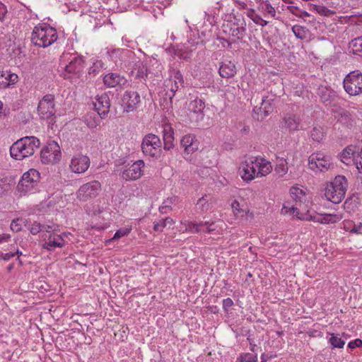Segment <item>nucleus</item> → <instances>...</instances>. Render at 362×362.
Segmentation results:
<instances>
[{"label":"nucleus","mask_w":362,"mask_h":362,"mask_svg":"<svg viewBox=\"0 0 362 362\" xmlns=\"http://www.w3.org/2000/svg\"><path fill=\"white\" fill-rule=\"evenodd\" d=\"M40 140L35 136H24L16 141L10 148V154L16 160L29 157L39 148Z\"/></svg>","instance_id":"obj_1"},{"label":"nucleus","mask_w":362,"mask_h":362,"mask_svg":"<svg viewBox=\"0 0 362 362\" xmlns=\"http://www.w3.org/2000/svg\"><path fill=\"white\" fill-rule=\"evenodd\" d=\"M58 38L57 30L46 23H39L31 34L32 43L40 47H47Z\"/></svg>","instance_id":"obj_2"},{"label":"nucleus","mask_w":362,"mask_h":362,"mask_svg":"<svg viewBox=\"0 0 362 362\" xmlns=\"http://www.w3.org/2000/svg\"><path fill=\"white\" fill-rule=\"evenodd\" d=\"M347 187L348 182L346 177L337 175L332 181L327 184L325 196L328 201L339 204L344 199Z\"/></svg>","instance_id":"obj_3"},{"label":"nucleus","mask_w":362,"mask_h":362,"mask_svg":"<svg viewBox=\"0 0 362 362\" xmlns=\"http://www.w3.org/2000/svg\"><path fill=\"white\" fill-rule=\"evenodd\" d=\"M40 180V173L37 170L31 168L23 173L17 185V190L24 194L32 192L38 185Z\"/></svg>","instance_id":"obj_4"},{"label":"nucleus","mask_w":362,"mask_h":362,"mask_svg":"<svg viewBox=\"0 0 362 362\" xmlns=\"http://www.w3.org/2000/svg\"><path fill=\"white\" fill-rule=\"evenodd\" d=\"M345 91L351 96L362 93V73L358 70L350 72L343 81Z\"/></svg>","instance_id":"obj_5"},{"label":"nucleus","mask_w":362,"mask_h":362,"mask_svg":"<svg viewBox=\"0 0 362 362\" xmlns=\"http://www.w3.org/2000/svg\"><path fill=\"white\" fill-rule=\"evenodd\" d=\"M290 211L291 212H292V214L296 216L298 219L311 221L320 223H337V221H339L341 220V216L330 214H325L324 215L318 214L314 215L305 214L299 216L298 209H297V207L295 206H292L290 209Z\"/></svg>","instance_id":"obj_6"},{"label":"nucleus","mask_w":362,"mask_h":362,"mask_svg":"<svg viewBox=\"0 0 362 362\" xmlns=\"http://www.w3.org/2000/svg\"><path fill=\"white\" fill-rule=\"evenodd\" d=\"M61 158L60 147L54 141H51L44 146L40 152L41 161L44 164H54Z\"/></svg>","instance_id":"obj_7"},{"label":"nucleus","mask_w":362,"mask_h":362,"mask_svg":"<svg viewBox=\"0 0 362 362\" xmlns=\"http://www.w3.org/2000/svg\"><path fill=\"white\" fill-rule=\"evenodd\" d=\"M100 190V182L98 180H93L81 185L76 192V197L81 202H87L96 197Z\"/></svg>","instance_id":"obj_8"},{"label":"nucleus","mask_w":362,"mask_h":362,"mask_svg":"<svg viewBox=\"0 0 362 362\" xmlns=\"http://www.w3.org/2000/svg\"><path fill=\"white\" fill-rule=\"evenodd\" d=\"M161 141L156 134H146L141 143V150L145 156H156L160 151Z\"/></svg>","instance_id":"obj_9"},{"label":"nucleus","mask_w":362,"mask_h":362,"mask_svg":"<svg viewBox=\"0 0 362 362\" xmlns=\"http://www.w3.org/2000/svg\"><path fill=\"white\" fill-rule=\"evenodd\" d=\"M308 160L309 168L314 171L325 172L332 165L331 157L321 152L313 153Z\"/></svg>","instance_id":"obj_10"},{"label":"nucleus","mask_w":362,"mask_h":362,"mask_svg":"<svg viewBox=\"0 0 362 362\" xmlns=\"http://www.w3.org/2000/svg\"><path fill=\"white\" fill-rule=\"evenodd\" d=\"M37 112L42 119H49L56 113L54 105V95H45L39 102Z\"/></svg>","instance_id":"obj_11"},{"label":"nucleus","mask_w":362,"mask_h":362,"mask_svg":"<svg viewBox=\"0 0 362 362\" xmlns=\"http://www.w3.org/2000/svg\"><path fill=\"white\" fill-rule=\"evenodd\" d=\"M141 103V97L138 92L126 90L121 97L120 104L124 112H131L136 110Z\"/></svg>","instance_id":"obj_12"},{"label":"nucleus","mask_w":362,"mask_h":362,"mask_svg":"<svg viewBox=\"0 0 362 362\" xmlns=\"http://www.w3.org/2000/svg\"><path fill=\"white\" fill-rule=\"evenodd\" d=\"M256 157H251L243 161L239 168V174L244 181L250 182L257 177Z\"/></svg>","instance_id":"obj_13"},{"label":"nucleus","mask_w":362,"mask_h":362,"mask_svg":"<svg viewBox=\"0 0 362 362\" xmlns=\"http://www.w3.org/2000/svg\"><path fill=\"white\" fill-rule=\"evenodd\" d=\"M145 166L142 160H138L131 165H127L121 173V177L125 180H136L141 177Z\"/></svg>","instance_id":"obj_14"},{"label":"nucleus","mask_w":362,"mask_h":362,"mask_svg":"<svg viewBox=\"0 0 362 362\" xmlns=\"http://www.w3.org/2000/svg\"><path fill=\"white\" fill-rule=\"evenodd\" d=\"M104 86L108 88H116L122 90L127 87L128 83L125 76L115 72H109L103 77Z\"/></svg>","instance_id":"obj_15"},{"label":"nucleus","mask_w":362,"mask_h":362,"mask_svg":"<svg viewBox=\"0 0 362 362\" xmlns=\"http://www.w3.org/2000/svg\"><path fill=\"white\" fill-rule=\"evenodd\" d=\"M90 163V158L87 156L77 154L71 158L69 168L71 172L80 174L88 169Z\"/></svg>","instance_id":"obj_16"},{"label":"nucleus","mask_w":362,"mask_h":362,"mask_svg":"<svg viewBox=\"0 0 362 362\" xmlns=\"http://www.w3.org/2000/svg\"><path fill=\"white\" fill-rule=\"evenodd\" d=\"M96 101L94 103V107L98 112V115L101 118H105L110 108V100L109 95L104 93L100 95H97L95 98Z\"/></svg>","instance_id":"obj_17"},{"label":"nucleus","mask_w":362,"mask_h":362,"mask_svg":"<svg viewBox=\"0 0 362 362\" xmlns=\"http://www.w3.org/2000/svg\"><path fill=\"white\" fill-rule=\"evenodd\" d=\"M69 62L64 67L69 74H79L84 68V59L81 55H70Z\"/></svg>","instance_id":"obj_18"},{"label":"nucleus","mask_w":362,"mask_h":362,"mask_svg":"<svg viewBox=\"0 0 362 362\" xmlns=\"http://www.w3.org/2000/svg\"><path fill=\"white\" fill-rule=\"evenodd\" d=\"M224 32L229 35L236 37L238 40H242L245 34V24L237 22H228L223 25Z\"/></svg>","instance_id":"obj_19"},{"label":"nucleus","mask_w":362,"mask_h":362,"mask_svg":"<svg viewBox=\"0 0 362 362\" xmlns=\"http://www.w3.org/2000/svg\"><path fill=\"white\" fill-rule=\"evenodd\" d=\"M64 245L65 240L64 238L60 235L53 233L45 238L42 247L52 251L56 247H62Z\"/></svg>","instance_id":"obj_20"},{"label":"nucleus","mask_w":362,"mask_h":362,"mask_svg":"<svg viewBox=\"0 0 362 362\" xmlns=\"http://www.w3.org/2000/svg\"><path fill=\"white\" fill-rule=\"evenodd\" d=\"M205 108V103L202 99L196 98L192 100L189 104L188 109L190 112L194 114L196 122L202 120L204 118L203 111Z\"/></svg>","instance_id":"obj_21"},{"label":"nucleus","mask_w":362,"mask_h":362,"mask_svg":"<svg viewBox=\"0 0 362 362\" xmlns=\"http://www.w3.org/2000/svg\"><path fill=\"white\" fill-rule=\"evenodd\" d=\"M18 76L9 71L0 72V88H6L18 82Z\"/></svg>","instance_id":"obj_22"},{"label":"nucleus","mask_w":362,"mask_h":362,"mask_svg":"<svg viewBox=\"0 0 362 362\" xmlns=\"http://www.w3.org/2000/svg\"><path fill=\"white\" fill-rule=\"evenodd\" d=\"M256 160L257 165V177L266 176L272 172V165L269 161L261 156L256 157Z\"/></svg>","instance_id":"obj_23"},{"label":"nucleus","mask_w":362,"mask_h":362,"mask_svg":"<svg viewBox=\"0 0 362 362\" xmlns=\"http://www.w3.org/2000/svg\"><path fill=\"white\" fill-rule=\"evenodd\" d=\"M219 74L222 78H229L236 74L235 64L230 61L222 63L218 70Z\"/></svg>","instance_id":"obj_24"},{"label":"nucleus","mask_w":362,"mask_h":362,"mask_svg":"<svg viewBox=\"0 0 362 362\" xmlns=\"http://www.w3.org/2000/svg\"><path fill=\"white\" fill-rule=\"evenodd\" d=\"M335 113L337 121L347 127L353 126V117L352 115L346 110L340 108L336 111Z\"/></svg>","instance_id":"obj_25"},{"label":"nucleus","mask_w":362,"mask_h":362,"mask_svg":"<svg viewBox=\"0 0 362 362\" xmlns=\"http://www.w3.org/2000/svg\"><path fill=\"white\" fill-rule=\"evenodd\" d=\"M181 145L185 148V151L187 153H193L198 148L194 136L191 134H187L182 137L181 139Z\"/></svg>","instance_id":"obj_26"},{"label":"nucleus","mask_w":362,"mask_h":362,"mask_svg":"<svg viewBox=\"0 0 362 362\" xmlns=\"http://www.w3.org/2000/svg\"><path fill=\"white\" fill-rule=\"evenodd\" d=\"M317 94L321 101L326 105H329L335 96L334 92L325 86L319 87Z\"/></svg>","instance_id":"obj_27"},{"label":"nucleus","mask_w":362,"mask_h":362,"mask_svg":"<svg viewBox=\"0 0 362 362\" xmlns=\"http://www.w3.org/2000/svg\"><path fill=\"white\" fill-rule=\"evenodd\" d=\"M284 127L285 128L288 129L289 131H296L298 129L300 119L295 115H288L284 117Z\"/></svg>","instance_id":"obj_28"},{"label":"nucleus","mask_w":362,"mask_h":362,"mask_svg":"<svg viewBox=\"0 0 362 362\" xmlns=\"http://www.w3.org/2000/svg\"><path fill=\"white\" fill-rule=\"evenodd\" d=\"M168 52L170 54L176 56L181 59L187 60L191 57L192 49H190L189 47L184 46V48L180 49L169 48Z\"/></svg>","instance_id":"obj_29"},{"label":"nucleus","mask_w":362,"mask_h":362,"mask_svg":"<svg viewBox=\"0 0 362 362\" xmlns=\"http://www.w3.org/2000/svg\"><path fill=\"white\" fill-rule=\"evenodd\" d=\"M163 143H164V149L165 150H170L173 147V132L170 127H166L163 129Z\"/></svg>","instance_id":"obj_30"},{"label":"nucleus","mask_w":362,"mask_h":362,"mask_svg":"<svg viewBox=\"0 0 362 362\" xmlns=\"http://www.w3.org/2000/svg\"><path fill=\"white\" fill-rule=\"evenodd\" d=\"M290 194L291 198L297 203L300 204L305 202L306 200V192L301 188L298 187H292L290 189Z\"/></svg>","instance_id":"obj_31"},{"label":"nucleus","mask_w":362,"mask_h":362,"mask_svg":"<svg viewBox=\"0 0 362 362\" xmlns=\"http://www.w3.org/2000/svg\"><path fill=\"white\" fill-rule=\"evenodd\" d=\"M288 163L284 157H276V165L275 167V172L280 176L283 177L288 173Z\"/></svg>","instance_id":"obj_32"},{"label":"nucleus","mask_w":362,"mask_h":362,"mask_svg":"<svg viewBox=\"0 0 362 362\" xmlns=\"http://www.w3.org/2000/svg\"><path fill=\"white\" fill-rule=\"evenodd\" d=\"M349 49L354 54L362 57V37H358L351 40Z\"/></svg>","instance_id":"obj_33"},{"label":"nucleus","mask_w":362,"mask_h":362,"mask_svg":"<svg viewBox=\"0 0 362 362\" xmlns=\"http://www.w3.org/2000/svg\"><path fill=\"white\" fill-rule=\"evenodd\" d=\"M272 101V100L268 99V97H263L261 103L262 106L263 107V115L262 117H257V120H263L273 111Z\"/></svg>","instance_id":"obj_34"},{"label":"nucleus","mask_w":362,"mask_h":362,"mask_svg":"<svg viewBox=\"0 0 362 362\" xmlns=\"http://www.w3.org/2000/svg\"><path fill=\"white\" fill-rule=\"evenodd\" d=\"M178 198L175 196L167 198L159 207L160 212L161 214H168L172 210L171 205L175 204Z\"/></svg>","instance_id":"obj_35"},{"label":"nucleus","mask_w":362,"mask_h":362,"mask_svg":"<svg viewBox=\"0 0 362 362\" xmlns=\"http://www.w3.org/2000/svg\"><path fill=\"white\" fill-rule=\"evenodd\" d=\"M355 151H353L351 146H347L339 154V158L341 162L346 165H349L350 162L354 160Z\"/></svg>","instance_id":"obj_36"},{"label":"nucleus","mask_w":362,"mask_h":362,"mask_svg":"<svg viewBox=\"0 0 362 362\" xmlns=\"http://www.w3.org/2000/svg\"><path fill=\"white\" fill-rule=\"evenodd\" d=\"M170 77L172 79V81H173V82H175L177 85L181 86L182 88L184 87V78L180 70L173 68L170 69Z\"/></svg>","instance_id":"obj_37"},{"label":"nucleus","mask_w":362,"mask_h":362,"mask_svg":"<svg viewBox=\"0 0 362 362\" xmlns=\"http://www.w3.org/2000/svg\"><path fill=\"white\" fill-rule=\"evenodd\" d=\"M209 196L204 195L201 197L197 203V208L202 212L205 213L211 208V203L209 202Z\"/></svg>","instance_id":"obj_38"},{"label":"nucleus","mask_w":362,"mask_h":362,"mask_svg":"<svg viewBox=\"0 0 362 362\" xmlns=\"http://www.w3.org/2000/svg\"><path fill=\"white\" fill-rule=\"evenodd\" d=\"M291 30L293 33L296 38L300 40H305L307 37L308 29L305 27L295 25L291 28Z\"/></svg>","instance_id":"obj_39"},{"label":"nucleus","mask_w":362,"mask_h":362,"mask_svg":"<svg viewBox=\"0 0 362 362\" xmlns=\"http://www.w3.org/2000/svg\"><path fill=\"white\" fill-rule=\"evenodd\" d=\"M331 337L329 339V343L332 345V349H341L345 344V341L343 340L338 334H330Z\"/></svg>","instance_id":"obj_40"},{"label":"nucleus","mask_w":362,"mask_h":362,"mask_svg":"<svg viewBox=\"0 0 362 362\" xmlns=\"http://www.w3.org/2000/svg\"><path fill=\"white\" fill-rule=\"evenodd\" d=\"M28 221L23 218H17L13 219L10 225L11 230L13 232L18 233L22 230L23 226H25Z\"/></svg>","instance_id":"obj_41"},{"label":"nucleus","mask_w":362,"mask_h":362,"mask_svg":"<svg viewBox=\"0 0 362 362\" xmlns=\"http://www.w3.org/2000/svg\"><path fill=\"white\" fill-rule=\"evenodd\" d=\"M135 78L138 79H144L147 77V68L142 64L136 65L134 70L132 71Z\"/></svg>","instance_id":"obj_42"},{"label":"nucleus","mask_w":362,"mask_h":362,"mask_svg":"<svg viewBox=\"0 0 362 362\" xmlns=\"http://www.w3.org/2000/svg\"><path fill=\"white\" fill-rule=\"evenodd\" d=\"M185 226V230L191 232V233H202V224L200 222H193V221H185L184 223Z\"/></svg>","instance_id":"obj_43"},{"label":"nucleus","mask_w":362,"mask_h":362,"mask_svg":"<svg viewBox=\"0 0 362 362\" xmlns=\"http://www.w3.org/2000/svg\"><path fill=\"white\" fill-rule=\"evenodd\" d=\"M15 255H18V257L22 255V252L19 251L18 248H16L14 245H11V251L8 252H0V257L4 260H9L11 257Z\"/></svg>","instance_id":"obj_44"},{"label":"nucleus","mask_w":362,"mask_h":362,"mask_svg":"<svg viewBox=\"0 0 362 362\" xmlns=\"http://www.w3.org/2000/svg\"><path fill=\"white\" fill-rule=\"evenodd\" d=\"M238 361L240 362H257V354H243L239 356Z\"/></svg>","instance_id":"obj_45"},{"label":"nucleus","mask_w":362,"mask_h":362,"mask_svg":"<svg viewBox=\"0 0 362 362\" xmlns=\"http://www.w3.org/2000/svg\"><path fill=\"white\" fill-rule=\"evenodd\" d=\"M202 224V233H211L216 230L215 222L200 221Z\"/></svg>","instance_id":"obj_46"},{"label":"nucleus","mask_w":362,"mask_h":362,"mask_svg":"<svg viewBox=\"0 0 362 362\" xmlns=\"http://www.w3.org/2000/svg\"><path fill=\"white\" fill-rule=\"evenodd\" d=\"M129 52L127 49H115L108 52L109 57L115 63L117 62V59H120L122 55L124 53Z\"/></svg>","instance_id":"obj_47"},{"label":"nucleus","mask_w":362,"mask_h":362,"mask_svg":"<svg viewBox=\"0 0 362 362\" xmlns=\"http://www.w3.org/2000/svg\"><path fill=\"white\" fill-rule=\"evenodd\" d=\"M104 66V63L101 60L95 61L93 66L89 68L88 74L96 75Z\"/></svg>","instance_id":"obj_48"},{"label":"nucleus","mask_w":362,"mask_h":362,"mask_svg":"<svg viewBox=\"0 0 362 362\" xmlns=\"http://www.w3.org/2000/svg\"><path fill=\"white\" fill-rule=\"evenodd\" d=\"M311 137L314 141L320 142L324 137L322 129L314 127L311 131Z\"/></svg>","instance_id":"obj_49"},{"label":"nucleus","mask_w":362,"mask_h":362,"mask_svg":"<svg viewBox=\"0 0 362 362\" xmlns=\"http://www.w3.org/2000/svg\"><path fill=\"white\" fill-rule=\"evenodd\" d=\"M58 227L59 226L54 223L42 224V231H45L49 235L58 230Z\"/></svg>","instance_id":"obj_50"},{"label":"nucleus","mask_w":362,"mask_h":362,"mask_svg":"<svg viewBox=\"0 0 362 362\" xmlns=\"http://www.w3.org/2000/svg\"><path fill=\"white\" fill-rule=\"evenodd\" d=\"M131 229L128 228H120L116 231L112 238L110 239L108 241H112L113 240L119 239L122 237H124L128 235L130 232Z\"/></svg>","instance_id":"obj_51"},{"label":"nucleus","mask_w":362,"mask_h":362,"mask_svg":"<svg viewBox=\"0 0 362 362\" xmlns=\"http://www.w3.org/2000/svg\"><path fill=\"white\" fill-rule=\"evenodd\" d=\"M28 230L31 234L37 235L42 231V224L35 221L30 227L28 228Z\"/></svg>","instance_id":"obj_52"},{"label":"nucleus","mask_w":362,"mask_h":362,"mask_svg":"<svg viewBox=\"0 0 362 362\" xmlns=\"http://www.w3.org/2000/svg\"><path fill=\"white\" fill-rule=\"evenodd\" d=\"M11 187L10 184L4 180H0V197L4 196L9 191Z\"/></svg>","instance_id":"obj_53"},{"label":"nucleus","mask_w":362,"mask_h":362,"mask_svg":"<svg viewBox=\"0 0 362 362\" xmlns=\"http://www.w3.org/2000/svg\"><path fill=\"white\" fill-rule=\"evenodd\" d=\"M311 6L313 10L316 11L317 13L322 15L327 16L330 12L327 8L322 6L312 4Z\"/></svg>","instance_id":"obj_54"},{"label":"nucleus","mask_w":362,"mask_h":362,"mask_svg":"<svg viewBox=\"0 0 362 362\" xmlns=\"http://www.w3.org/2000/svg\"><path fill=\"white\" fill-rule=\"evenodd\" d=\"M168 83H171L170 89V93L169 94V98L170 100H172V98L174 97L175 93L178 90V89L180 88H182V87L180 85H177L175 83V82H174V83H173L171 78H169Z\"/></svg>","instance_id":"obj_55"},{"label":"nucleus","mask_w":362,"mask_h":362,"mask_svg":"<svg viewBox=\"0 0 362 362\" xmlns=\"http://www.w3.org/2000/svg\"><path fill=\"white\" fill-rule=\"evenodd\" d=\"M252 20L253 21V22L257 24V25H261L262 27H264L266 26L269 22L264 20L259 15H255L254 18H252Z\"/></svg>","instance_id":"obj_56"},{"label":"nucleus","mask_w":362,"mask_h":362,"mask_svg":"<svg viewBox=\"0 0 362 362\" xmlns=\"http://www.w3.org/2000/svg\"><path fill=\"white\" fill-rule=\"evenodd\" d=\"M165 226L163 219H160L157 223H154L153 229L156 232H161Z\"/></svg>","instance_id":"obj_57"},{"label":"nucleus","mask_w":362,"mask_h":362,"mask_svg":"<svg viewBox=\"0 0 362 362\" xmlns=\"http://www.w3.org/2000/svg\"><path fill=\"white\" fill-rule=\"evenodd\" d=\"M362 346V340L360 339H356L355 340L351 341L348 344V347L351 349H354L356 347H361Z\"/></svg>","instance_id":"obj_58"},{"label":"nucleus","mask_w":362,"mask_h":362,"mask_svg":"<svg viewBox=\"0 0 362 362\" xmlns=\"http://www.w3.org/2000/svg\"><path fill=\"white\" fill-rule=\"evenodd\" d=\"M263 115V107H255L253 109V117L257 119V117H262Z\"/></svg>","instance_id":"obj_59"},{"label":"nucleus","mask_w":362,"mask_h":362,"mask_svg":"<svg viewBox=\"0 0 362 362\" xmlns=\"http://www.w3.org/2000/svg\"><path fill=\"white\" fill-rule=\"evenodd\" d=\"M287 9L292 13L293 14L294 16H297V17H299V16H300V11H301V9H300L297 6H287Z\"/></svg>","instance_id":"obj_60"},{"label":"nucleus","mask_w":362,"mask_h":362,"mask_svg":"<svg viewBox=\"0 0 362 362\" xmlns=\"http://www.w3.org/2000/svg\"><path fill=\"white\" fill-rule=\"evenodd\" d=\"M233 305V301L231 298H227L223 300V308L228 310Z\"/></svg>","instance_id":"obj_61"},{"label":"nucleus","mask_w":362,"mask_h":362,"mask_svg":"<svg viewBox=\"0 0 362 362\" xmlns=\"http://www.w3.org/2000/svg\"><path fill=\"white\" fill-rule=\"evenodd\" d=\"M265 11L269 13L272 17H274L275 16V14H276V11H275V9L274 7L272 6V5L270 4V3L267 1L266 3H265Z\"/></svg>","instance_id":"obj_62"},{"label":"nucleus","mask_w":362,"mask_h":362,"mask_svg":"<svg viewBox=\"0 0 362 362\" xmlns=\"http://www.w3.org/2000/svg\"><path fill=\"white\" fill-rule=\"evenodd\" d=\"M7 13L6 6L0 2V21H2Z\"/></svg>","instance_id":"obj_63"},{"label":"nucleus","mask_w":362,"mask_h":362,"mask_svg":"<svg viewBox=\"0 0 362 362\" xmlns=\"http://www.w3.org/2000/svg\"><path fill=\"white\" fill-rule=\"evenodd\" d=\"M361 230H362V223H360L357 225H356V224L354 225L353 228L351 229V232L360 234V233H361Z\"/></svg>","instance_id":"obj_64"}]
</instances>
